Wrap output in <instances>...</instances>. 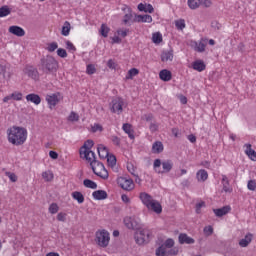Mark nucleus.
Segmentation results:
<instances>
[{"label": "nucleus", "instance_id": "obj_63", "mask_svg": "<svg viewBox=\"0 0 256 256\" xmlns=\"http://www.w3.org/2000/svg\"><path fill=\"white\" fill-rule=\"evenodd\" d=\"M172 135H174V137H181V131H179V128H172Z\"/></svg>", "mask_w": 256, "mask_h": 256}, {"label": "nucleus", "instance_id": "obj_58", "mask_svg": "<svg viewBox=\"0 0 256 256\" xmlns=\"http://www.w3.org/2000/svg\"><path fill=\"white\" fill-rule=\"evenodd\" d=\"M11 95L14 101H21V99H23V94L21 93H12Z\"/></svg>", "mask_w": 256, "mask_h": 256}, {"label": "nucleus", "instance_id": "obj_28", "mask_svg": "<svg viewBox=\"0 0 256 256\" xmlns=\"http://www.w3.org/2000/svg\"><path fill=\"white\" fill-rule=\"evenodd\" d=\"M122 129L124 132L127 133L129 139H135V134H133V129L131 124L129 123L123 124Z\"/></svg>", "mask_w": 256, "mask_h": 256}, {"label": "nucleus", "instance_id": "obj_6", "mask_svg": "<svg viewBox=\"0 0 256 256\" xmlns=\"http://www.w3.org/2000/svg\"><path fill=\"white\" fill-rule=\"evenodd\" d=\"M94 145L93 140H87L80 148V157L86 161H91L95 157V152L91 151Z\"/></svg>", "mask_w": 256, "mask_h": 256}, {"label": "nucleus", "instance_id": "obj_47", "mask_svg": "<svg viewBox=\"0 0 256 256\" xmlns=\"http://www.w3.org/2000/svg\"><path fill=\"white\" fill-rule=\"evenodd\" d=\"M5 175L10 179V181H12V183H17V175H15V173L5 172Z\"/></svg>", "mask_w": 256, "mask_h": 256}, {"label": "nucleus", "instance_id": "obj_61", "mask_svg": "<svg viewBox=\"0 0 256 256\" xmlns=\"http://www.w3.org/2000/svg\"><path fill=\"white\" fill-rule=\"evenodd\" d=\"M117 33H118V35H120V37L125 38L127 36V33H129V29H126V30L119 29V30H117Z\"/></svg>", "mask_w": 256, "mask_h": 256}, {"label": "nucleus", "instance_id": "obj_33", "mask_svg": "<svg viewBox=\"0 0 256 256\" xmlns=\"http://www.w3.org/2000/svg\"><path fill=\"white\" fill-rule=\"evenodd\" d=\"M198 181H207L209 174L205 170H199L196 174Z\"/></svg>", "mask_w": 256, "mask_h": 256}, {"label": "nucleus", "instance_id": "obj_52", "mask_svg": "<svg viewBox=\"0 0 256 256\" xmlns=\"http://www.w3.org/2000/svg\"><path fill=\"white\" fill-rule=\"evenodd\" d=\"M57 55H58V57H61L62 59H65V57H67V50L63 49V48H59L57 50Z\"/></svg>", "mask_w": 256, "mask_h": 256}, {"label": "nucleus", "instance_id": "obj_43", "mask_svg": "<svg viewBox=\"0 0 256 256\" xmlns=\"http://www.w3.org/2000/svg\"><path fill=\"white\" fill-rule=\"evenodd\" d=\"M68 121H71L72 123H74L75 121H79V114L72 111L68 116Z\"/></svg>", "mask_w": 256, "mask_h": 256}, {"label": "nucleus", "instance_id": "obj_10", "mask_svg": "<svg viewBox=\"0 0 256 256\" xmlns=\"http://www.w3.org/2000/svg\"><path fill=\"white\" fill-rule=\"evenodd\" d=\"M175 240L168 238L160 247L156 249V256H165L167 249L173 248Z\"/></svg>", "mask_w": 256, "mask_h": 256}, {"label": "nucleus", "instance_id": "obj_34", "mask_svg": "<svg viewBox=\"0 0 256 256\" xmlns=\"http://www.w3.org/2000/svg\"><path fill=\"white\" fill-rule=\"evenodd\" d=\"M188 7L192 10L199 9L201 7V0H188Z\"/></svg>", "mask_w": 256, "mask_h": 256}, {"label": "nucleus", "instance_id": "obj_26", "mask_svg": "<svg viewBox=\"0 0 256 256\" xmlns=\"http://www.w3.org/2000/svg\"><path fill=\"white\" fill-rule=\"evenodd\" d=\"M163 149H164L163 142L161 141H156L152 145V153H156V154L163 153Z\"/></svg>", "mask_w": 256, "mask_h": 256}, {"label": "nucleus", "instance_id": "obj_9", "mask_svg": "<svg viewBox=\"0 0 256 256\" xmlns=\"http://www.w3.org/2000/svg\"><path fill=\"white\" fill-rule=\"evenodd\" d=\"M124 225L127 229H132L133 231H139L141 229V222L139 218L135 216H127L124 218Z\"/></svg>", "mask_w": 256, "mask_h": 256}, {"label": "nucleus", "instance_id": "obj_20", "mask_svg": "<svg viewBox=\"0 0 256 256\" xmlns=\"http://www.w3.org/2000/svg\"><path fill=\"white\" fill-rule=\"evenodd\" d=\"M97 151L100 159H107L109 155V149H107V147H105L103 144H100L97 147Z\"/></svg>", "mask_w": 256, "mask_h": 256}, {"label": "nucleus", "instance_id": "obj_18", "mask_svg": "<svg viewBox=\"0 0 256 256\" xmlns=\"http://www.w3.org/2000/svg\"><path fill=\"white\" fill-rule=\"evenodd\" d=\"M92 197L96 201H103L104 199H107V197H108L107 191H105V190H96L92 193Z\"/></svg>", "mask_w": 256, "mask_h": 256}, {"label": "nucleus", "instance_id": "obj_30", "mask_svg": "<svg viewBox=\"0 0 256 256\" xmlns=\"http://www.w3.org/2000/svg\"><path fill=\"white\" fill-rule=\"evenodd\" d=\"M222 185L225 193H231L232 189L229 187V178L225 175H222Z\"/></svg>", "mask_w": 256, "mask_h": 256}, {"label": "nucleus", "instance_id": "obj_27", "mask_svg": "<svg viewBox=\"0 0 256 256\" xmlns=\"http://www.w3.org/2000/svg\"><path fill=\"white\" fill-rule=\"evenodd\" d=\"M159 77L162 81H171V79H172L171 71L164 69V70L160 71Z\"/></svg>", "mask_w": 256, "mask_h": 256}, {"label": "nucleus", "instance_id": "obj_62", "mask_svg": "<svg viewBox=\"0 0 256 256\" xmlns=\"http://www.w3.org/2000/svg\"><path fill=\"white\" fill-rule=\"evenodd\" d=\"M66 47H67V49L69 50V51H76L77 49L75 48V45H73L72 43H71V41H67L66 42Z\"/></svg>", "mask_w": 256, "mask_h": 256}, {"label": "nucleus", "instance_id": "obj_22", "mask_svg": "<svg viewBox=\"0 0 256 256\" xmlns=\"http://www.w3.org/2000/svg\"><path fill=\"white\" fill-rule=\"evenodd\" d=\"M192 69H194V71H198L199 73H201V71H205L206 69L205 62L201 60L193 62Z\"/></svg>", "mask_w": 256, "mask_h": 256}, {"label": "nucleus", "instance_id": "obj_4", "mask_svg": "<svg viewBox=\"0 0 256 256\" xmlns=\"http://www.w3.org/2000/svg\"><path fill=\"white\" fill-rule=\"evenodd\" d=\"M153 168H154V171L159 175H165L167 173H171V170L173 169V161L171 160L161 161V159H155L153 163Z\"/></svg>", "mask_w": 256, "mask_h": 256}, {"label": "nucleus", "instance_id": "obj_53", "mask_svg": "<svg viewBox=\"0 0 256 256\" xmlns=\"http://www.w3.org/2000/svg\"><path fill=\"white\" fill-rule=\"evenodd\" d=\"M149 129L151 133H155L156 131L159 130V124H157L156 122H150Z\"/></svg>", "mask_w": 256, "mask_h": 256}, {"label": "nucleus", "instance_id": "obj_46", "mask_svg": "<svg viewBox=\"0 0 256 256\" xmlns=\"http://www.w3.org/2000/svg\"><path fill=\"white\" fill-rule=\"evenodd\" d=\"M58 47H59V45L57 44V42H52V43L48 44L47 51H49V53H53V51L58 49Z\"/></svg>", "mask_w": 256, "mask_h": 256}, {"label": "nucleus", "instance_id": "obj_39", "mask_svg": "<svg viewBox=\"0 0 256 256\" xmlns=\"http://www.w3.org/2000/svg\"><path fill=\"white\" fill-rule=\"evenodd\" d=\"M7 15H11V9H9V6H2L0 8V17H7Z\"/></svg>", "mask_w": 256, "mask_h": 256}, {"label": "nucleus", "instance_id": "obj_40", "mask_svg": "<svg viewBox=\"0 0 256 256\" xmlns=\"http://www.w3.org/2000/svg\"><path fill=\"white\" fill-rule=\"evenodd\" d=\"M178 254H179V248L172 247V248H168L166 250V253L164 256H173V255H178Z\"/></svg>", "mask_w": 256, "mask_h": 256}, {"label": "nucleus", "instance_id": "obj_48", "mask_svg": "<svg viewBox=\"0 0 256 256\" xmlns=\"http://www.w3.org/2000/svg\"><path fill=\"white\" fill-rule=\"evenodd\" d=\"M42 177H43V179H45V181H53V173H51L49 171L43 172Z\"/></svg>", "mask_w": 256, "mask_h": 256}, {"label": "nucleus", "instance_id": "obj_49", "mask_svg": "<svg viewBox=\"0 0 256 256\" xmlns=\"http://www.w3.org/2000/svg\"><path fill=\"white\" fill-rule=\"evenodd\" d=\"M111 141L113 145H116V147H121V138L117 136H111Z\"/></svg>", "mask_w": 256, "mask_h": 256}, {"label": "nucleus", "instance_id": "obj_45", "mask_svg": "<svg viewBox=\"0 0 256 256\" xmlns=\"http://www.w3.org/2000/svg\"><path fill=\"white\" fill-rule=\"evenodd\" d=\"M176 28L179 29L180 31H183L185 29V20L180 19L175 22Z\"/></svg>", "mask_w": 256, "mask_h": 256}, {"label": "nucleus", "instance_id": "obj_13", "mask_svg": "<svg viewBox=\"0 0 256 256\" xmlns=\"http://www.w3.org/2000/svg\"><path fill=\"white\" fill-rule=\"evenodd\" d=\"M23 73L27 75V77H30V79H34V81L39 80V71L33 66H26Z\"/></svg>", "mask_w": 256, "mask_h": 256}, {"label": "nucleus", "instance_id": "obj_21", "mask_svg": "<svg viewBox=\"0 0 256 256\" xmlns=\"http://www.w3.org/2000/svg\"><path fill=\"white\" fill-rule=\"evenodd\" d=\"M251 241H253V234L248 233L239 241V245L240 247H249V243H251Z\"/></svg>", "mask_w": 256, "mask_h": 256}, {"label": "nucleus", "instance_id": "obj_35", "mask_svg": "<svg viewBox=\"0 0 256 256\" xmlns=\"http://www.w3.org/2000/svg\"><path fill=\"white\" fill-rule=\"evenodd\" d=\"M83 185L88 189H97V183H95L93 180L85 179L83 181Z\"/></svg>", "mask_w": 256, "mask_h": 256}, {"label": "nucleus", "instance_id": "obj_42", "mask_svg": "<svg viewBox=\"0 0 256 256\" xmlns=\"http://www.w3.org/2000/svg\"><path fill=\"white\" fill-rule=\"evenodd\" d=\"M195 45V51H198V53H203L205 51V44L203 42H194Z\"/></svg>", "mask_w": 256, "mask_h": 256}, {"label": "nucleus", "instance_id": "obj_16", "mask_svg": "<svg viewBox=\"0 0 256 256\" xmlns=\"http://www.w3.org/2000/svg\"><path fill=\"white\" fill-rule=\"evenodd\" d=\"M179 239V244L180 245H193V243H195V239L189 237L187 234L185 233H181L178 237Z\"/></svg>", "mask_w": 256, "mask_h": 256}, {"label": "nucleus", "instance_id": "obj_14", "mask_svg": "<svg viewBox=\"0 0 256 256\" xmlns=\"http://www.w3.org/2000/svg\"><path fill=\"white\" fill-rule=\"evenodd\" d=\"M153 21V17L151 15H137L134 14V18L132 20L133 23H151Z\"/></svg>", "mask_w": 256, "mask_h": 256}, {"label": "nucleus", "instance_id": "obj_41", "mask_svg": "<svg viewBox=\"0 0 256 256\" xmlns=\"http://www.w3.org/2000/svg\"><path fill=\"white\" fill-rule=\"evenodd\" d=\"M137 75H139V70L137 68H131L126 75V79H133Z\"/></svg>", "mask_w": 256, "mask_h": 256}, {"label": "nucleus", "instance_id": "obj_17", "mask_svg": "<svg viewBox=\"0 0 256 256\" xmlns=\"http://www.w3.org/2000/svg\"><path fill=\"white\" fill-rule=\"evenodd\" d=\"M8 31L12 35H16V37H25V30L20 26H10Z\"/></svg>", "mask_w": 256, "mask_h": 256}, {"label": "nucleus", "instance_id": "obj_64", "mask_svg": "<svg viewBox=\"0 0 256 256\" xmlns=\"http://www.w3.org/2000/svg\"><path fill=\"white\" fill-rule=\"evenodd\" d=\"M127 170L129 171V173H131V175H136L135 174V167L133 166V164H128L127 165Z\"/></svg>", "mask_w": 256, "mask_h": 256}, {"label": "nucleus", "instance_id": "obj_7", "mask_svg": "<svg viewBox=\"0 0 256 256\" xmlns=\"http://www.w3.org/2000/svg\"><path fill=\"white\" fill-rule=\"evenodd\" d=\"M41 65L44 73H53V71H57V60H55L53 56L42 58Z\"/></svg>", "mask_w": 256, "mask_h": 256}, {"label": "nucleus", "instance_id": "obj_57", "mask_svg": "<svg viewBox=\"0 0 256 256\" xmlns=\"http://www.w3.org/2000/svg\"><path fill=\"white\" fill-rule=\"evenodd\" d=\"M95 71L96 69L94 65L90 64L87 66L86 72L88 73V75H93Z\"/></svg>", "mask_w": 256, "mask_h": 256}, {"label": "nucleus", "instance_id": "obj_56", "mask_svg": "<svg viewBox=\"0 0 256 256\" xmlns=\"http://www.w3.org/2000/svg\"><path fill=\"white\" fill-rule=\"evenodd\" d=\"M200 5H202V7L209 8L213 5V2H211V0H200Z\"/></svg>", "mask_w": 256, "mask_h": 256}, {"label": "nucleus", "instance_id": "obj_32", "mask_svg": "<svg viewBox=\"0 0 256 256\" xmlns=\"http://www.w3.org/2000/svg\"><path fill=\"white\" fill-rule=\"evenodd\" d=\"M72 197L73 199H75V201H77L79 204L84 203L85 202V196H83V194L79 191H75L72 193Z\"/></svg>", "mask_w": 256, "mask_h": 256}, {"label": "nucleus", "instance_id": "obj_8", "mask_svg": "<svg viewBox=\"0 0 256 256\" xmlns=\"http://www.w3.org/2000/svg\"><path fill=\"white\" fill-rule=\"evenodd\" d=\"M134 239L137 245H145L151 239V231L149 229H138L134 234Z\"/></svg>", "mask_w": 256, "mask_h": 256}, {"label": "nucleus", "instance_id": "obj_19", "mask_svg": "<svg viewBox=\"0 0 256 256\" xmlns=\"http://www.w3.org/2000/svg\"><path fill=\"white\" fill-rule=\"evenodd\" d=\"M231 211V206H224L222 208L213 209L214 215L216 217H223L224 215H227Z\"/></svg>", "mask_w": 256, "mask_h": 256}, {"label": "nucleus", "instance_id": "obj_59", "mask_svg": "<svg viewBox=\"0 0 256 256\" xmlns=\"http://www.w3.org/2000/svg\"><path fill=\"white\" fill-rule=\"evenodd\" d=\"M107 67H109V69H117V64L115 61H113V59H110L107 62Z\"/></svg>", "mask_w": 256, "mask_h": 256}, {"label": "nucleus", "instance_id": "obj_60", "mask_svg": "<svg viewBox=\"0 0 256 256\" xmlns=\"http://www.w3.org/2000/svg\"><path fill=\"white\" fill-rule=\"evenodd\" d=\"M97 131H103V126H101L100 124H94L92 126V132L97 133Z\"/></svg>", "mask_w": 256, "mask_h": 256}, {"label": "nucleus", "instance_id": "obj_50", "mask_svg": "<svg viewBox=\"0 0 256 256\" xmlns=\"http://www.w3.org/2000/svg\"><path fill=\"white\" fill-rule=\"evenodd\" d=\"M203 207H205V202L203 201L196 204L195 211L197 215L201 214V209H203Z\"/></svg>", "mask_w": 256, "mask_h": 256}, {"label": "nucleus", "instance_id": "obj_1", "mask_svg": "<svg viewBox=\"0 0 256 256\" xmlns=\"http://www.w3.org/2000/svg\"><path fill=\"white\" fill-rule=\"evenodd\" d=\"M8 141L19 147L27 141V129L19 126H12L7 130Z\"/></svg>", "mask_w": 256, "mask_h": 256}, {"label": "nucleus", "instance_id": "obj_25", "mask_svg": "<svg viewBox=\"0 0 256 256\" xmlns=\"http://www.w3.org/2000/svg\"><path fill=\"white\" fill-rule=\"evenodd\" d=\"M26 101L34 103V105H39L41 103V97L37 94H28L26 96Z\"/></svg>", "mask_w": 256, "mask_h": 256}, {"label": "nucleus", "instance_id": "obj_36", "mask_svg": "<svg viewBox=\"0 0 256 256\" xmlns=\"http://www.w3.org/2000/svg\"><path fill=\"white\" fill-rule=\"evenodd\" d=\"M153 43L159 44L163 41V35L160 32H156L152 35Z\"/></svg>", "mask_w": 256, "mask_h": 256}, {"label": "nucleus", "instance_id": "obj_12", "mask_svg": "<svg viewBox=\"0 0 256 256\" xmlns=\"http://www.w3.org/2000/svg\"><path fill=\"white\" fill-rule=\"evenodd\" d=\"M118 185L124 189V191H132L134 189L135 184H133L132 179H127L126 177H120L118 179Z\"/></svg>", "mask_w": 256, "mask_h": 256}, {"label": "nucleus", "instance_id": "obj_5", "mask_svg": "<svg viewBox=\"0 0 256 256\" xmlns=\"http://www.w3.org/2000/svg\"><path fill=\"white\" fill-rule=\"evenodd\" d=\"M95 242L102 249H107L109 247V241H111V237L107 230H98L96 231Z\"/></svg>", "mask_w": 256, "mask_h": 256}, {"label": "nucleus", "instance_id": "obj_44", "mask_svg": "<svg viewBox=\"0 0 256 256\" xmlns=\"http://www.w3.org/2000/svg\"><path fill=\"white\" fill-rule=\"evenodd\" d=\"M59 211V206L57 205V203H52L49 207V212L52 214V215H55V213H58Z\"/></svg>", "mask_w": 256, "mask_h": 256}, {"label": "nucleus", "instance_id": "obj_51", "mask_svg": "<svg viewBox=\"0 0 256 256\" xmlns=\"http://www.w3.org/2000/svg\"><path fill=\"white\" fill-rule=\"evenodd\" d=\"M204 234L206 235V237H209L211 235H213V226H206L204 227Z\"/></svg>", "mask_w": 256, "mask_h": 256}, {"label": "nucleus", "instance_id": "obj_2", "mask_svg": "<svg viewBox=\"0 0 256 256\" xmlns=\"http://www.w3.org/2000/svg\"><path fill=\"white\" fill-rule=\"evenodd\" d=\"M140 200L142 201L143 205L147 208L148 211H153L157 213V215L163 212V207L159 201L153 199L152 195H149L147 192L140 193Z\"/></svg>", "mask_w": 256, "mask_h": 256}, {"label": "nucleus", "instance_id": "obj_24", "mask_svg": "<svg viewBox=\"0 0 256 256\" xmlns=\"http://www.w3.org/2000/svg\"><path fill=\"white\" fill-rule=\"evenodd\" d=\"M161 61L167 63V61H173V50L163 51L161 54Z\"/></svg>", "mask_w": 256, "mask_h": 256}, {"label": "nucleus", "instance_id": "obj_3", "mask_svg": "<svg viewBox=\"0 0 256 256\" xmlns=\"http://www.w3.org/2000/svg\"><path fill=\"white\" fill-rule=\"evenodd\" d=\"M88 163H90L94 175H97V177H100L101 179H109V172L105 168V165L97 161L95 156L94 158H91V160H88Z\"/></svg>", "mask_w": 256, "mask_h": 256}, {"label": "nucleus", "instance_id": "obj_11", "mask_svg": "<svg viewBox=\"0 0 256 256\" xmlns=\"http://www.w3.org/2000/svg\"><path fill=\"white\" fill-rule=\"evenodd\" d=\"M124 101L122 98H116L111 102V111L112 113H117V115H121L123 113V105Z\"/></svg>", "mask_w": 256, "mask_h": 256}, {"label": "nucleus", "instance_id": "obj_37", "mask_svg": "<svg viewBox=\"0 0 256 256\" xmlns=\"http://www.w3.org/2000/svg\"><path fill=\"white\" fill-rule=\"evenodd\" d=\"M106 159L109 167H115V165H117V158L115 155H108Z\"/></svg>", "mask_w": 256, "mask_h": 256}, {"label": "nucleus", "instance_id": "obj_55", "mask_svg": "<svg viewBox=\"0 0 256 256\" xmlns=\"http://www.w3.org/2000/svg\"><path fill=\"white\" fill-rule=\"evenodd\" d=\"M57 219L59 221H61L62 223H65L67 221V214L66 213H63V212H60L58 213L57 215Z\"/></svg>", "mask_w": 256, "mask_h": 256}, {"label": "nucleus", "instance_id": "obj_38", "mask_svg": "<svg viewBox=\"0 0 256 256\" xmlns=\"http://www.w3.org/2000/svg\"><path fill=\"white\" fill-rule=\"evenodd\" d=\"M109 31H111V29L108 28V26L106 24L101 25L100 35H102V37H108L109 36Z\"/></svg>", "mask_w": 256, "mask_h": 256}, {"label": "nucleus", "instance_id": "obj_23", "mask_svg": "<svg viewBox=\"0 0 256 256\" xmlns=\"http://www.w3.org/2000/svg\"><path fill=\"white\" fill-rule=\"evenodd\" d=\"M244 147H246L245 153L249 159H251V161H256V152L251 149V144H245Z\"/></svg>", "mask_w": 256, "mask_h": 256}, {"label": "nucleus", "instance_id": "obj_15", "mask_svg": "<svg viewBox=\"0 0 256 256\" xmlns=\"http://www.w3.org/2000/svg\"><path fill=\"white\" fill-rule=\"evenodd\" d=\"M46 101L50 105V109H53L59 103V93L46 96Z\"/></svg>", "mask_w": 256, "mask_h": 256}, {"label": "nucleus", "instance_id": "obj_29", "mask_svg": "<svg viewBox=\"0 0 256 256\" xmlns=\"http://www.w3.org/2000/svg\"><path fill=\"white\" fill-rule=\"evenodd\" d=\"M69 33H71V23H69V21H65L62 26L61 35L68 37Z\"/></svg>", "mask_w": 256, "mask_h": 256}, {"label": "nucleus", "instance_id": "obj_54", "mask_svg": "<svg viewBox=\"0 0 256 256\" xmlns=\"http://www.w3.org/2000/svg\"><path fill=\"white\" fill-rule=\"evenodd\" d=\"M247 188L249 189V191H255L256 181L255 180L248 181Z\"/></svg>", "mask_w": 256, "mask_h": 256}, {"label": "nucleus", "instance_id": "obj_31", "mask_svg": "<svg viewBox=\"0 0 256 256\" xmlns=\"http://www.w3.org/2000/svg\"><path fill=\"white\" fill-rule=\"evenodd\" d=\"M128 13L124 15L123 23L124 25H131L133 23V13H131V8H127Z\"/></svg>", "mask_w": 256, "mask_h": 256}]
</instances>
